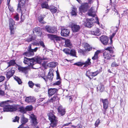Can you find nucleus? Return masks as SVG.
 I'll return each instance as SVG.
<instances>
[{"label":"nucleus","mask_w":128,"mask_h":128,"mask_svg":"<svg viewBox=\"0 0 128 128\" xmlns=\"http://www.w3.org/2000/svg\"><path fill=\"white\" fill-rule=\"evenodd\" d=\"M88 14L90 16H91L93 17H94V18H90L88 20V18L86 20V26L89 28L93 26V22H92V21L94 20V19L96 20L95 22L98 25H100V23L97 17H95L96 15L95 14L94 12V11L92 7L89 10Z\"/></svg>","instance_id":"1"},{"label":"nucleus","mask_w":128,"mask_h":128,"mask_svg":"<svg viewBox=\"0 0 128 128\" xmlns=\"http://www.w3.org/2000/svg\"><path fill=\"white\" fill-rule=\"evenodd\" d=\"M10 101V100H7L2 101L0 102V106L3 108L4 112H14L17 110L16 107L10 105L8 102Z\"/></svg>","instance_id":"2"},{"label":"nucleus","mask_w":128,"mask_h":128,"mask_svg":"<svg viewBox=\"0 0 128 128\" xmlns=\"http://www.w3.org/2000/svg\"><path fill=\"white\" fill-rule=\"evenodd\" d=\"M49 120L51 122L50 126L52 127H55L56 126L57 120L56 117L54 114L52 110H50L48 114Z\"/></svg>","instance_id":"3"},{"label":"nucleus","mask_w":128,"mask_h":128,"mask_svg":"<svg viewBox=\"0 0 128 128\" xmlns=\"http://www.w3.org/2000/svg\"><path fill=\"white\" fill-rule=\"evenodd\" d=\"M47 35L51 40H53L55 42L60 41L62 38V37L58 36L56 35L48 34Z\"/></svg>","instance_id":"4"},{"label":"nucleus","mask_w":128,"mask_h":128,"mask_svg":"<svg viewBox=\"0 0 128 128\" xmlns=\"http://www.w3.org/2000/svg\"><path fill=\"white\" fill-rule=\"evenodd\" d=\"M32 59L34 60L33 62V66L36 63L41 65L42 62H43V60H45V58H42L38 56L32 58Z\"/></svg>","instance_id":"5"},{"label":"nucleus","mask_w":128,"mask_h":128,"mask_svg":"<svg viewBox=\"0 0 128 128\" xmlns=\"http://www.w3.org/2000/svg\"><path fill=\"white\" fill-rule=\"evenodd\" d=\"M89 8L88 4L86 3L82 4L79 7L80 11L81 12H85L88 10Z\"/></svg>","instance_id":"6"},{"label":"nucleus","mask_w":128,"mask_h":128,"mask_svg":"<svg viewBox=\"0 0 128 128\" xmlns=\"http://www.w3.org/2000/svg\"><path fill=\"white\" fill-rule=\"evenodd\" d=\"M34 61L33 60L32 58H30L25 57L24 58V62L25 64H27L28 65L32 67L33 66V62Z\"/></svg>","instance_id":"7"},{"label":"nucleus","mask_w":128,"mask_h":128,"mask_svg":"<svg viewBox=\"0 0 128 128\" xmlns=\"http://www.w3.org/2000/svg\"><path fill=\"white\" fill-rule=\"evenodd\" d=\"M70 31L69 30L66 28H62L61 29V34L63 36H69Z\"/></svg>","instance_id":"8"},{"label":"nucleus","mask_w":128,"mask_h":128,"mask_svg":"<svg viewBox=\"0 0 128 128\" xmlns=\"http://www.w3.org/2000/svg\"><path fill=\"white\" fill-rule=\"evenodd\" d=\"M58 114L60 116H64L66 112L65 109L62 106H59L57 108Z\"/></svg>","instance_id":"9"},{"label":"nucleus","mask_w":128,"mask_h":128,"mask_svg":"<svg viewBox=\"0 0 128 128\" xmlns=\"http://www.w3.org/2000/svg\"><path fill=\"white\" fill-rule=\"evenodd\" d=\"M72 31L73 32H76L79 31L80 29V27L79 25L72 24L70 26Z\"/></svg>","instance_id":"10"},{"label":"nucleus","mask_w":128,"mask_h":128,"mask_svg":"<svg viewBox=\"0 0 128 128\" xmlns=\"http://www.w3.org/2000/svg\"><path fill=\"white\" fill-rule=\"evenodd\" d=\"M102 43L104 45H106L108 43V38L106 36H103L100 38Z\"/></svg>","instance_id":"11"},{"label":"nucleus","mask_w":128,"mask_h":128,"mask_svg":"<svg viewBox=\"0 0 128 128\" xmlns=\"http://www.w3.org/2000/svg\"><path fill=\"white\" fill-rule=\"evenodd\" d=\"M58 90L56 88H50L48 89V93L49 96L50 97L57 92Z\"/></svg>","instance_id":"12"},{"label":"nucleus","mask_w":128,"mask_h":128,"mask_svg":"<svg viewBox=\"0 0 128 128\" xmlns=\"http://www.w3.org/2000/svg\"><path fill=\"white\" fill-rule=\"evenodd\" d=\"M25 2L24 0L20 1L19 2L17 8L18 11L20 12V11H21L22 8L24 6V4Z\"/></svg>","instance_id":"13"},{"label":"nucleus","mask_w":128,"mask_h":128,"mask_svg":"<svg viewBox=\"0 0 128 128\" xmlns=\"http://www.w3.org/2000/svg\"><path fill=\"white\" fill-rule=\"evenodd\" d=\"M45 29L46 31L50 33H54L57 32L54 28L51 27L49 26H45Z\"/></svg>","instance_id":"14"},{"label":"nucleus","mask_w":128,"mask_h":128,"mask_svg":"<svg viewBox=\"0 0 128 128\" xmlns=\"http://www.w3.org/2000/svg\"><path fill=\"white\" fill-rule=\"evenodd\" d=\"M25 101L28 103H34L35 102V99L34 97H28L26 98Z\"/></svg>","instance_id":"15"},{"label":"nucleus","mask_w":128,"mask_h":128,"mask_svg":"<svg viewBox=\"0 0 128 128\" xmlns=\"http://www.w3.org/2000/svg\"><path fill=\"white\" fill-rule=\"evenodd\" d=\"M14 73V71L12 70H10L6 74V76L7 78L9 79L11 77L13 76Z\"/></svg>","instance_id":"16"},{"label":"nucleus","mask_w":128,"mask_h":128,"mask_svg":"<svg viewBox=\"0 0 128 128\" xmlns=\"http://www.w3.org/2000/svg\"><path fill=\"white\" fill-rule=\"evenodd\" d=\"M91 34L99 36L100 34V32L99 31V30L97 28H96L95 30L91 32Z\"/></svg>","instance_id":"17"},{"label":"nucleus","mask_w":128,"mask_h":128,"mask_svg":"<svg viewBox=\"0 0 128 128\" xmlns=\"http://www.w3.org/2000/svg\"><path fill=\"white\" fill-rule=\"evenodd\" d=\"M48 80H49L51 82L52 80L54 77V74L53 72H48V75L47 76Z\"/></svg>","instance_id":"18"},{"label":"nucleus","mask_w":128,"mask_h":128,"mask_svg":"<svg viewBox=\"0 0 128 128\" xmlns=\"http://www.w3.org/2000/svg\"><path fill=\"white\" fill-rule=\"evenodd\" d=\"M48 9L52 14L55 13L57 11V8L53 6H50Z\"/></svg>","instance_id":"19"},{"label":"nucleus","mask_w":128,"mask_h":128,"mask_svg":"<svg viewBox=\"0 0 128 128\" xmlns=\"http://www.w3.org/2000/svg\"><path fill=\"white\" fill-rule=\"evenodd\" d=\"M40 28H34L33 30V32L34 33L36 32V33L37 35H41L42 34V32L40 31Z\"/></svg>","instance_id":"20"},{"label":"nucleus","mask_w":128,"mask_h":128,"mask_svg":"<svg viewBox=\"0 0 128 128\" xmlns=\"http://www.w3.org/2000/svg\"><path fill=\"white\" fill-rule=\"evenodd\" d=\"M104 58L106 60H110L112 57V55L106 52H104L103 54Z\"/></svg>","instance_id":"21"},{"label":"nucleus","mask_w":128,"mask_h":128,"mask_svg":"<svg viewBox=\"0 0 128 128\" xmlns=\"http://www.w3.org/2000/svg\"><path fill=\"white\" fill-rule=\"evenodd\" d=\"M38 49V48L36 47L34 49H30V50H28L30 55V56H32L34 54V52H36Z\"/></svg>","instance_id":"22"},{"label":"nucleus","mask_w":128,"mask_h":128,"mask_svg":"<svg viewBox=\"0 0 128 128\" xmlns=\"http://www.w3.org/2000/svg\"><path fill=\"white\" fill-rule=\"evenodd\" d=\"M84 48L86 51H89L92 50V47L87 43L85 44L84 45Z\"/></svg>","instance_id":"23"},{"label":"nucleus","mask_w":128,"mask_h":128,"mask_svg":"<svg viewBox=\"0 0 128 128\" xmlns=\"http://www.w3.org/2000/svg\"><path fill=\"white\" fill-rule=\"evenodd\" d=\"M26 12V10L25 6L23 8H22V11H21V21L22 22H23L24 21V18H22V16L23 15V14L25 13Z\"/></svg>","instance_id":"24"},{"label":"nucleus","mask_w":128,"mask_h":128,"mask_svg":"<svg viewBox=\"0 0 128 128\" xmlns=\"http://www.w3.org/2000/svg\"><path fill=\"white\" fill-rule=\"evenodd\" d=\"M28 120L25 118L24 116H23L21 119V122L22 124H22H26L28 121Z\"/></svg>","instance_id":"25"},{"label":"nucleus","mask_w":128,"mask_h":128,"mask_svg":"<svg viewBox=\"0 0 128 128\" xmlns=\"http://www.w3.org/2000/svg\"><path fill=\"white\" fill-rule=\"evenodd\" d=\"M32 125L35 126L37 124V120L34 116H32L31 117Z\"/></svg>","instance_id":"26"},{"label":"nucleus","mask_w":128,"mask_h":128,"mask_svg":"<svg viewBox=\"0 0 128 128\" xmlns=\"http://www.w3.org/2000/svg\"><path fill=\"white\" fill-rule=\"evenodd\" d=\"M102 102L103 104V108H108V102L107 99H102Z\"/></svg>","instance_id":"27"},{"label":"nucleus","mask_w":128,"mask_h":128,"mask_svg":"<svg viewBox=\"0 0 128 128\" xmlns=\"http://www.w3.org/2000/svg\"><path fill=\"white\" fill-rule=\"evenodd\" d=\"M65 43V45L66 46L70 48L72 46V44L70 40L68 39L66 40Z\"/></svg>","instance_id":"28"},{"label":"nucleus","mask_w":128,"mask_h":128,"mask_svg":"<svg viewBox=\"0 0 128 128\" xmlns=\"http://www.w3.org/2000/svg\"><path fill=\"white\" fill-rule=\"evenodd\" d=\"M8 67H9L11 66H14L16 64L15 60H10L9 62L8 63Z\"/></svg>","instance_id":"29"},{"label":"nucleus","mask_w":128,"mask_h":128,"mask_svg":"<svg viewBox=\"0 0 128 128\" xmlns=\"http://www.w3.org/2000/svg\"><path fill=\"white\" fill-rule=\"evenodd\" d=\"M18 70L20 71H21L23 72L26 74L27 73V68L26 67H20L18 68Z\"/></svg>","instance_id":"30"},{"label":"nucleus","mask_w":128,"mask_h":128,"mask_svg":"<svg viewBox=\"0 0 128 128\" xmlns=\"http://www.w3.org/2000/svg\"><path fill=\"white\" fill-rule=\"evenodd\" d=\"M90 59L88 58V60L85 62H83L84 65V66H86L89 65H90L91 64L90 62Z\"/></svg>","instance_id":"31"},{"label":"nucleus","mask_w":128,"mask_h":128,"mask_svg":"<svg viewBox=\"0 0 128 128\" xmlns=\"http://www.w3.org/2000/svg\"><path fill=\"white\" fill-rule=\"evenodd\" d=\"M117 32V30H115L114 32L110 36V44H111L112 43V39L113 38L114 36H115L116 33Z\"/></svg>","instance_id":"32"},{"label":"nucleus","mask_w":128,"mask_h":128,"mask_svg":"<svg viewBox=\"0 0 128 128\" xmlns=\"http://www.w3.org/2000/svg\"><path fill=\"white\" fill-rule=\"evenodd\" d=\"M70 54L71 56L77 57L76 55V51L74 49H72L70 50Z\"/></svg>","instance_id":"33"},{"label":"nucleus","mask_w":128,"mask_h":128,"mask_svg":"<svg viewBox=\"0 0 128 128\" xmlns=\"http://www.w3.org/2000/svg\"><path fill=\"white\" fill-rule=\"evenodd\" d=\"M10 28L13 27L14 24V22L12 18H10L9 20Z\"/></svg>","instance_id":"34"},{"label":"nucleus","mask_w":128,"mask_h":128,"mask_svg":"<svg viewBox=\"0 0 128 128\" xmlns=\"http://www.w3.org/2000/svg\"><path fill=\"white\" fill-rule=\"evenodd\" d=\"M14 78V80L17 81L18 84H22V82L20 78L16 76H15Z\"/></svg>","instance_id":"35"},{"label":"nucleus","mask_w":128,"mask_h":128,"mask_svg":"<svg viewBox=\"0 0 128 128\" xmlns=\"http://www.w3.org/2000/svg\"><path fill=\"white\" fill-rule=\"evenodd\" d=\"M55 63L54 62H52L48 64L47 66L50 67L54 68L56 66Z\"/></svg>","instance_id":"36"},{"label":"nucleus","mask_w":128,"mask_h":128,"mask_svg":"<svg viewBox=\"0 0 128 128\" xmlns=\"http://www.w3.org/2000/svg\"><path fill=\"white\" fill-rule=\"evenodd\" d=\"M41 6L42 8H46L48 9V5L47 3L46 2L42 3L41 4Z\"/></svg>","instance_id":"37"},{"label":"nucleus","mask_w":128,"mask_h":128,"mask_svg":"<svg viewBox=\"0 0 128 128\" xmlns=\"http://www.w3.org/2000/svg\"><path fill=\"white\" fill-rule=\"evenodd\" d=\"M58 101L59 100V98L58 96L57 95H55L53 98H52L50 99L51 101L53 102L56 100Z\"/></svg>","instance_id":"38"},{"label":"nucleus","mask_w":128,"mask_h":128,"mask_svg":"<svg viewBox=\"0 0 128 128\" xmlns=\"http://www.w3.org/2000/svg\"><path fill=\"white\" fill-rule=\"evenodd\" d=\"M72 16H76L77 14V10L76 8H73L71 12Z\"/></svg>","instance_id":"39"},{"label":"nucleus","mask_w":128,"mask_h":128,"mask_svg":"<svg viewBox=\"0 0 128 128\" xmlns=\"http://www.w3.org/2000/svg\"><path fill=\"white\" fill-rule=\"evenodd\" d=\"M74 64L78 66H82L84 65V64H83V62H77L74 63Z\"/></svg>","instance_id":"40"},{"label":"nucleus","mask_w":128,"mask_h":128,"mask_svg":"<svg viewBox=\"0 0 128 128\" xmlns=\"http://www.w3.org/2000/svg\"><path fill=\"white\" fill-rule=\"evenodd\" d=\"M113 48L111 47H108L106 49V50L109 51L110 53H112L114 52Z\"/></svg>","instance_id":"41"},{"label":"nucleus","mask_w":128,"mask_h":128,"mask_svg":"<svg viewBox=\"0 0 128 128\" xmlns=\"http://www.w3.org/2000/svg\"><path fill=\"white\" fill-rule=\"evenodd\" d=\"M29 86L31 88H32L34 85V84L32 81H30L28 83Z\"/></svg>","instance_id":"42"},{"label":"nucleus","mask_w":128,"mask_h":128,"mask_svg":"<svg viewBox=\"0 0 128 128\" xmlns=\"http://www.w3.org/2000/svg\"><path fill=\"white\" fill-rule=\"evenodd\" d=\"M25 108L26 110L30 111L32 110L33 107L31 105L28 106H26Z\"/></svg>","instance_id":"43"},{"label":"nucleus","mask_w":128,"mask_h":128,"mask_svg":"<svg viewBox=\"0 0 128 128\" xmlns=\"http://www.w3.org/2000/svg\"><path fill=\"white\" fill-rule=\"evenodd\" d=\"M44 17H43L41 15L38 17V20L40 22L42 23H43L42 22L43 20L44 19Z\"/></svg>","instance_id":"44"},{"label":"nucleus","mask_w":128,"mask_h":128,"mask_svg":"<svg viewBox=\"0 0 128 128\" xmlns=\"http://www.w3.org/2000/svg\"><path fill=\"white\" fill-rule=\"evenodd\" d=\"M63 51L66 54H70V50L68 48H64L63 50Z\"/></svg>","instance_id":"45"},{"label":"nucleus","mask_w":128,"mask_h":128,"mask_svg":"<svg viewBox=\"0 0 128 128\" xmlns=\"http://www.w3.org/2000/svg\"><path fill=\"white\" fill-rule=\"evenodd\" d=\"M19 111L22 113H25L26 112L25 110L24 107L21 106L19 108Z\"/></svg>","instance_id":"46"},{"label":"nucleus","mask_w":128,"mask_h":128,"mask_svg":"<svg viewBox=\"0 0 128 128\" xmlns=\"http://www.w3.org/2000/svg\"><path fill=\"white\" fill-rule=\"evenodd\" d=\"M19 119V117L16 116L13 118V122H18Z\"/></svg>","instance_id":"47"},{"label":"nucleus","mask_w":128,"mask_h":128,"mask_svg":"<svg viewBox=\"0 0 128 128\" xmlns=\"http://www.w3.org/2000/svg\"><path fill=\"white\" fill-rule=\"evenodd\" d=\"M34 39L33 38V36H31L30 38H27L26 40V41L29 42L32 40H34Z\"/></svg>","instance_id":"48"},{"label":"nucleus","mask_w":128,"mask_h":128,"mask_svg":"<svg viewBox=\"0 0 128 128\" xmlns=\"http://www.w3.org/2000/svg\"><path fill=\"white\" fill-rule=\"evenodd\" d=\"M100 92H102L104 90V87L103 85H100L98 87Z\"/></svg>","instance_id":"49"},{"label":"nucleus","mask_w":128,"mask_h":128,"mask_svg":"<svg viewBox=\"0 0 128 128\" xmlns=\"http://www.w3.org/2000/svg\"><path fill=\"white\" fill-rule=\"evenodd\" d=\"M14 18L16 20L18 21L19 20V15L18 14H16L14 16Z\"/></svg>","instance_id":"50"},{"label":"nucleus","mask_w":128,"mask_h":128,"mask_svg":"<svg viewBox=\"0 0 128 128\" xmlns=\"http://www.w3.org/2000/svg\"><path fill=\"white\" fill-rule=\"evenodd\" d=\"M118 66V64H116L115 62H112L111 64V66L113 67H116Z\"/></svg>","instance_id":"51"},{"label":"nucleus","mask_w":128,"mask_h":128,"mask_svg":"<svg viewBox=\"0 0 128 128\" xmlns=\"http://www.w3.org/2000/svg\"><path fill=\"white\" fill-rule=\"evenodd\" d=\"M40 44L42 46L43 48H45L46 47L45 46L44 44L43 41L40 40L39 42Z\"/></svg>","instance_id":"52"},{"label":"nucleus","mask_w":128,"mask_h":128,"mask_svg":"<svg viewBox=\"0 0 128 128\" xmlns=\"http://www.w3.org/2000/svg\"><path fill=\"white\" fill-rule=\"evenodd\" d=\"M22 55H24V56L29 57L30 56V54L29 53V52H26L22 54Z\"/></svg>","instance_id":"53"},{"label":"nucleus","mask_w":128,"mask_h":128,"mask_svg":"<svg viewBox=\"0 0 128 128\" xmlns=\"http://www.w3.org/2000/svg\"><path fill=\"white\" fill-rule=\"evenodd\" d=\"M100 120L99 119H98L96 122L95 123V126L97 127L98 126L99 124L100 123Z\"/></svg>","instance_id":"54"},{"label":"nucleus","mask_w":128,"mask_h":128,"mask_svg":"<svg viewBox=\"0 0 128 128\" xmlns=\"http://www.w3.org/2000/svg\"><path fill=\"white\" fill-rule=\"evenodd\" d=\"M78 52H79L80 53L84 55V54L85 53V51L82 50L81 49H80L78 50Z\"/></svg>","instance_id":"55"},{"label":"nucleus","mask_w":128,"mask_h":128,"mask_svg":"<svg viewBox=\"0 0 128 128\" xmlns=\"http://www.w3.org/2000/svg\"><path fill=\"white\" fill-rule=\"evenodd\" d=\"M8 7L9 10L11 12H13L14 11V10L13 8V7L11 6L10 5L8 4Z\"/></svg>","instance_id":"56"},{"label":"nucleus","mask_w":128,"mask_h":128,"mask_svg":"<svg viewBox=\"0 0 128 128\" xmlns=\"http://www.w3.org/2000/svg\"><path fill=\"white\" fill-rule=\"evenodd\" d=\"M5 78V77L2 76L0 75V82L4 81Z\"/></svg>","instance_id":"57"},{"label":"nucleus","mask_w":128,"mask_h":128,"mask_svg":"<svg viewBox=\"0 0 128 128\" xmlns=\"http://www.w3.org/2000/svg\"><path fill=\"white\" fill-rule=\"evenodd\" d=\"M60 83L61 82L60 81V80H59V81H58L54 83L53 85L54 86L58 85L60 84Z\"/></svg>","instance_id":"58"},{"label":"nucleus","mask_w":128,"mask_h":128,"mask_svg":"<svg viewBox=\"0 0 128 128\" xmlns=\"http://www.w3.org/2000/svg\"><path fill=\"white\" fill-rule=\"evenodd\" d=\"M107 108H103V109L102 110V112L104 114L106 115V114Z\"/></svg>","instance_id":"59"},{"label":"nucleus","mask_w":128,"mask_h":128,"mask_svg":"<svg viewBox=\"0 0 128 128\" xmlns=\"http://www.w3.org/2000/svg\"><path fill=\"white\" fill-rule=\"evenodd\" d=\"M4 94V92L0 89V96H3Z\"/></svg>","instance_id":"60"},{"label":"nucleus","mask_w":128,"mask_h":128,"mask_svg":"<svg viewBox=\"0 0 128 128\" xmlns=\"http://www.w3.org/2000/svg\"><path fill=\"white\" fill-rule=\"evenodd\" d=\"M56 79L57 80H58V79H60V76L59 73L57 71H56Z\"/></svg>","instance_id":"61"},{"label":"nucleus","mask_w":128,"mask_h":128,"mask_svg":"<svg viewBox=\"0 0 128 128\" xmlns=\"http://www.w3.org/2000/svg\"><path fill=\"white\" fill-rule=\"evenodd\" d=\"M10 34H14L13 30V27L10 28Z\"/></svg>","instance_id":"62"},{"label":"nucleus","mask_w":128,"mask_h":128,"mask_svg":"<svg viewBox=\"0 0 128 128\" xmlns=\"http://www.w3.org/2000/svg\"><path fill=\"white\" fill-rule=\"evenodd\" d=\"M98 74V72H92L91 74V75L92 76H96V75H97V74Z\"/></svg>","instance_id":"63"},{"label":"nucleus","mask_w":128,"mask_h":128,"mask_svg":"<svg viewBox=\"0 0 128 128\" xmlns=\"http://www.w3.org/2000/svg\"><path fill=\"white\" fill-rule=\"evenodd\" d=\"M43 62L42 63H41V65H42V66L43 67H45L46 66V64L47 62L46 61H44V62Z\"/></svg>","instance_id":"64"}]
</instances>
